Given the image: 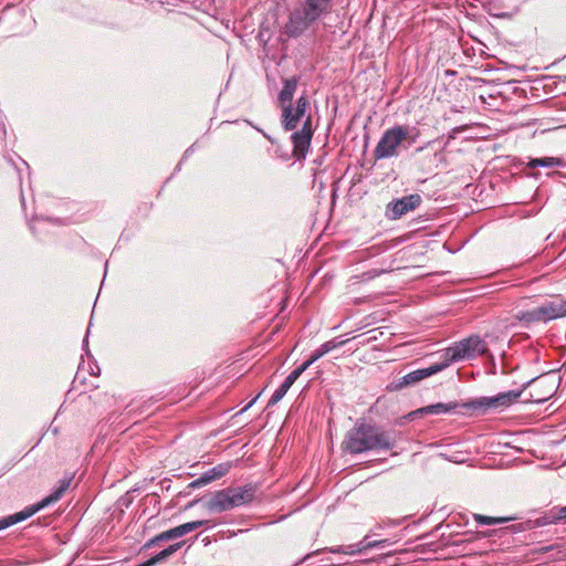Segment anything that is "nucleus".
Returning a JSON list of instances; mask_svg holds the SVG:
<instances>
[{"instance_id":"nucleus-1","label":"nucleus","mask_w":566,"mask_h":566,"mask_svg":"<svg viewBox=\"0 0 566 566\" xmlns=\"http://www.w3.org/2000/svg\"><path fill=\"white\" fill-rule=\"evenodd\" d=\"M523 394L522 389L499 392L495 396H480L464 401H449L429 405L410 411L402 417L411 422L421 419L426 415L458 413L467 417H485L501 413L518 402Z\"/></svg>"},{"instance_id":"nucleus-2","label":"nucleus","mask_w":566,"mask_h":566,"mask_svg":"<svg viewBox=\"0 0 566 566\" xmlns=\"http://www.w3.org/2000/svg\"><path fill=\"white\" fill-rule=\"evenodd\" d=\"M378 427H354L344 441L345 449L352 453H361L374 449H389L391 439L378 432Z\"/></svg>"},{"instance_id":"nucleus-3","label":"nucleus","mask_w":566,"mask_h":566,"mask_svg":"<svg viewBox=\"0 0 566 566\" xmlns=\"http://www.w3.org/2000/svg\"><path fill=\"white\" fill-rule=\"evenodd\" d=\"M332 0H305L301 10L294 11L285 25L289 36L301 35L313 22L327 13Z\"/></svg>"},{"instance_id":"nucleus-4","label":"nucleus","mask_w":566,"mask_h":566,"mask_svg":"<svg viewBox=\"0 0 566 566\" xmlns=\"http://www.w3.org/2000/svg\"><path fill=\"white\" fill-rule=\"evenodd\" d=\"M416 139L417 135L410 134L409 126L395 125L382 133L374 149V157L376 159L398 157L399 150L405 143L411 145L416 143Z\"/></svg>"},{"instance_id":"nucleus-5","label":"nucleus","mask_w":566,"mask_h":566,"mask_svg":"<svg viewBox=\"0 0 566 566\" xmlns=\"http://www.w3.org/2000/svg\"><path fill=\"white\" fill-rule=\"evenodd\" d=\"M70 484H71V479H63L59 482V485L55 486L48 496L42 499L36 504L28 506L24 510H22L18 513H14L12 515L1 517L0 518V531L8 528L17 523L22 522V521H25L27 518L31 517L33 514H35L40 510L59 501L63 496L65 491L69 489Z\"/></svg>"},{"instance_id":"nucleus-6","label":"nucleus","mask_w":566,"mask_h":566,"mask_svg":"<svg viewBox=\"0 0 566 566\" xmlns=\"http://www.w3.org/2000/svg\"><path fill=\"white\" fill-rule=\"evenodd\" d=\"M254 491L251 486L228 488L218 491L208 502V509L214 512H224L241 506L253 500Z\"/></svg>"},{"instance_id":"nucleus-7","label":"nucleus","mask_w":566,"mask_h":566,"mask_svg":"<svg viewBox=\"0 0 566 566\" xmlns=\"http://www.w3.org/2000/svg\"><path fill=\"white\" fill-rule=\"evenodd\" d=\"M486 350V344L483 339L479 336H471L447 348L443 354L442 363H448L449 366L455 361L482 356Z\"/></svg>"},{"instance_id":"nucleus-8","label":"nucleus","mask_w":566,"mask_h":566,"mask_svg":"<svg viewBox=\"0 0 566 566\" xmlns=\"http://www.w3.org/2000/svg\"><path fill=\"white\" fill-rule=\"evenodd\" d=\"M313 127H312V117L308 115L304 120L302 128L297 132H294L291 136L293 143V157L296 160H304L313 138Z\"/></svg>"},{"instance_id":"nucleus-9","label":"nucleus","mask_w":566,"mask_h":566,"mask_svg":"<svg viewBox=\"0 0 566 566\" xmlns=\"http://www.w3.org/2000/svg\"><path fill=\"white\" fill-rule=\"evenodd\" d=\"M422 203L419 193H411L400 199H395L386 206V217L389 220H398L409 212L415 211Z\"/></svg>"},{"instance_id":"nucleus-10","label":"nucleus","mask_w":566,"mask_h":566,"mask_svg":"<svg viewBox=\"0 0 566 566\" xmlns=\"http://www.w3.org/2000/svg\"><path fill=\"white\" fill-rule=\"evenodd\" d=\"M310 105L306 96H301L296 101V106L292 104L284 105L282 108L281 122L285 130H293L296 128L298 122L304 117L305 112Z\"/></svg>"},{"instance_id":"nucleus-11","label":"nucleus","mask_w":566,"mask_h":566,"mask_svg":"<svg viewBox=\"0 0 566 566\" xmlns=\"http://www.w3.org/2000/svg\"><path fill=\"white\" fill-rule=\"evenodd\" d=\"M208 524H209L208 520H199V521L188 522V523L178 525L176 527H172L168 531H165V532L156 535L155 537H153L145 544V547L149 548V547L155 546L159 542L179 538V537H181L190 532H193L197 528L208 525Z\"/></svg>"},{"instance_id":"nucleus-12","label":"nucleus","mask_w":566,"mask_h":566,"mask_svg":"<svg viewBox=\"0 0 566 566\" xmlns=\"http://www.w3.org/2000/svg\"><path fill=\"white\" fill-rule=\"evenodd\" d=\"M537 314L543 323L566 317V300L547 301L537 306Z\"/></svg>"},{"instance_id":"nucleus-13","label":"nucleus","mask_w":566,"mask_h":566,"mask_svg":"<svg viewBox=\"0 0 566 566\" xmlns=\"http://www.w3.org/2000/svg\"><path fill=\"white\" fill-rule=\"evenodd\" d=\"M447 367H448V363H437L427 368H420L417 370H412L401 378L399 386L402 387V386L415 385V384L423 380L424 378H428L439 371H442Z\"/></svg>"},{"instance_id":"nucleus-14","label":"nucleus","mask_w":566,"mask_h":566,"mask_svg":"<svg viewBox=\"0 0 566 566\" xmlns=\"http://www.w3.org/2000/svg\"><path fill=\"white\" fill-rule=\"evenodd\" d=\"M310 363L306 360L298 366L296 369H294L281 384V386L273 392L272 397L270 398L268 406H272L277 403L287 392V390L291 388V386L296 381V379L310 367Z\"/></svg>"},{"instance_id":"nucleus-15","label":"nucleus","mask_w":566,"mask_h":566,"mask_svg":"<svg viewBox=\"0 0 566 566\" xmlns=\"http://www.w3.org/2000/svg\"><path fill=\"white\" fill-rule=\"evenodd\" d=\"M386 542L387 541H368V537L365 536L363 541L356 544L340 545L332 548L331 552L334 554L355 555L367 549L384 546Z\"/></svg>"},{"instance_id":"nucleus-16","label":"nucleus","mask_w":566,"mask_h":566,"mask_svg":"<svg viewBox=\"0 0 566 566\" xmlns=\"http://www.w3.org/2000/svg\"><path fill=\"white\" fill-rule=\"evenodd\" d=\"M349 339H342L340 337H335L328 342H325L317 348L313 354L311 355L310 359L306 361L310 363V365L314 364L317 359L323 357L325 354L329 353L331 350L340 347L345 345Z\"/></svg>"},{"instance_id":"nucleus-17","label":"nucleus","mask_w":566,"mask_h":566,"mask_svg":"<svg viewBox=\"0 0 566 566\" xmlns=\"http://www.w3.org/2000/svg\"><path fill=\"white\" fill-rule=\"evenodd\" d=\"M297 87V78L290 77L283 80V87L279 94V102L281 107L287 104H292L294 93Z\"/></svg>"},{"instance_id":"nucleus-18","label":"nucleus","mask_w":566,"mask_h":566,"mask_svg":"<svg viewBox=\"0 0 566 566\" xmlns=\"http://www.w3.org/2000/svg\"><path fill=\"white\" fill-rule=\"evenodd\" d=\"M513 318L525 325L533 323H541L539 314H537V307L533 310H520L513 314Z\"/></svg>"},{"instance_id":"nucleus-19","label":"nucleus","mask_w":566,"mask_h":566,"mask_svg":"<svg viewBox=\"0 0 566 566\" xmlns=\"http://www.w3.org/2000/svg\"><path fill=\"white\" fill-rule=\"evenodd\" d=\"M513 318L525 325L533 323H541L539 314H537V307L533 310H520L513 314Z\"/></svg>"},{"instance_id":"nucleus-20","label":"nucleus","mask_w":566,"mask_h":566,"mask_svg":"<svg viewBox=\"0 0 566 566\" xmlns=\"http://www.w3.org/2000/svg\"><path fill=\"white\" fill-rule=\"evenodd\" d=\"M474 521L480 525H496L513 521L514 517H492L482 514L474 513Z\"/></svg>"},{"instance_id":"nucleus-21","label":"nucleus","mask_w":566,"mask_h":566,"mask_svg":"<svg viewBox=\"0 0 566 566\" xmlns=\"http://www.w3.org/2000/svg\"><path fill=\"white\" fill-rule=\"evenodd\" d=\"M562 160L556 157H544V158H535L528 163L530 168L537 167H557L560 166Z\"/></svg>"},{"instance_id":"nucleus-22","label":"nucleus","mask_w":566,"mask_h":566,"mask_svg":"<svg viewBox=\"0 0 566 566\" xmlns=\"http://www.w3.org/2000/svg\"><path fill=\"white\" fill-rule=\"evenodd\" d=\"M533 524H534V526H537V527L547 526V525H552V524H557V520H556V514H555L554 507L549 509L542 516L537 517L533 522Z\"/></svg>"},{"instance_id":"nucleus-23","label":"nucleus","mask_w":566,"mask_h":566,"mask_svg":"<svg viewBox=\"0 0 566 566\" xmlns=\"http://www.w3.org/2000/svg\"><path fill=\"white\" fill-rule=\"evenodd\" d=\"M230 469H231V463L224 462V463H220V464L211 468L210 470H208V472L210 473V475L212 476V479L214 481V480L220 479L223 475H226Z\"/></svg>"},{"instance_id":"nucleus-24","label":"nucleus","mask_w":566,"mask_h":566,"mask_svg":"<svg viewBox=\"0 0 566 566\" xmlns=\"http://www.w3.org/2000/svg\"><path fill=\"white\" fill-rule=\"evenodd\" d=\"M557 524H566V506H553Z\"/></svg>"},{"instance_id":"nucleus-25","label":"nucleus","mask_w":566,"mask_h":566,"mask_svg":"<svg viewBox=\"0 0 566 566\" xmlns=\"http://www.w3.org/2000/svg\"><path fill=\"white\" fill-rule=\"evenodd\" d=\"M553 390H554V388H553V386H551L548 391L545 395H537V396H533V397L538 402L545 401V400H547L552 396Z\"/></svg>"},{"instance_id":"nucleus-26","label":"nucleus","mask_w":566,"mask_h":566,"mask_svg":"<svg viewBox=\"0 0 566 566\" xmlns=\"http://www.w3.org/2000/svg\"><path fill=\"white\" fill-rule=\"evenodd\" d=\"M199 479H200V482H201L203 485H207V484H209L210 482H212V481H213L212 476L210 475V473H209L208 471H207V472H205L203 474H201V475L199 476Z\"/></svg>"},{"instance_id":"nucleus-27","label":"nucleus","mask_w":566,"mask_h":566,"mask_svg":"<svg viewBox=\"0 0 566 566\" xmlns=\"http://www.w3.org/2000/svg\"><path fill=\"white\" fill-rule=\"evenodd\" d=\"M544 385V380H533L531 384V387L533 390H536L537 388L542 387Z\"/></svg>"},{"instance_id":"nucleus-28","label":"nucleus","mask_w":566,"mask_h":566,"mask_svg":"<svg viewBox=\"0 0 566 566\" xmlns=\"http://www.w3.org/2000/svg\"><path fill=\"white\" fill-rule=\"evenodd\" d=\"M505 530L511 531V532H517V531H524L525 528L520 524V525L509 526Z\"/></svg>"},{"instance_id":"nucleus-29","label":"nucleus","mask_w":566,"mask_h":566,"mask_svg":"<svg viewBox=\"0 0 566 566\" xmlns=\"http://www.w3.org/2000/svg\"><path fill=\"white\" fill-rule=\"evenodd\" d=\"M517 440H518V438H517V437H515L512 441H505L504 443H505L506 446H511V447H513V448H516V449H518V450H522V449H523L522 447L514 446V443H515V442H517Z\"/></svg>"},{"instance_id":"nucleus-30","label":"nucleus","mask_w":566,"mask_h":566,"mask_svg":"<svg viewBox=\"0 0 566 566\" xmlns=\"http://www.w3.org/2000/svg\"><path fill=\"white\" fill-rule=\"evenodd\" d=\"M190 486L191 488H200V486H203V484L200 482V479L198 478L190 483Z\"/></svg>"},{"instance_id":"nucleus-31","label":"nucleus","mask_w":566,"mask_h":566,"mask_svg":"<svg viewBox=\"0 0 566 566\" xmlns=\"http://www.w3.org/2000/svg\"><path fill=\"white\" fill-rule=\"evenodd\" d=\"M493 532H494V531L480 532L479 534H480V536H482V537H488V536H491Z\"/></svg>"},{"instance_id":"nucleus-32","label":"nucleus","mask_w":566,"mask_h":566,"mask_svg":"<svg viewBox=\"0 0 566 566\" xmlns=\"http://www.w3.org/2000/svg\"><path fill=\"white\" fill-rule=\"evenodd\" d=\"M531 433H534L533 430H525V431H520L517 434L518 436H525V434H531Z\"/></svg>"},{"instance_id":"nucleus-33","label":"nucleus","mask_w":566,"mask_h":566,"mask_svg":"<svg viewBox=\"0 0 566 566\" xmlns=\"http://www.w3.org/2000/svg\"><path fill=\"white\" fill-rule=\"evenodd\" d=\"M249 406H247L245 408H242V410L238 413H235V416H239L240 413H242L243 411H245V409L248 408Z\"/></svg>"},{"instance_id":"nucleus-34","label":"nucleus","mask_w":566,"mask_h":566,"mask_svg":"<svg viewBox=\"0 0 566 566\" xmlns=\"http://www.w3.org/2000/svg\"><path fill=\"white\" fill-rule=\"evenodd\" d=\"M53 434L56 436L57 434V428L55 427L54 430H53Z\"/></svg>"}]
</instances>
